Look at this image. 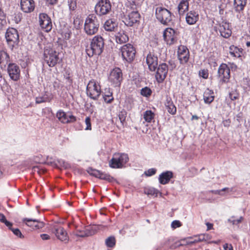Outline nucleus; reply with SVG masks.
Masks as SVG:
<instances>
[{
	"instance_id": "f257e3e1",
	"label": "nucleus",
	"mask_w": 250,
	"mask_h": 250,
	"mask_svg": "<svg viewBox=\"0 0 250 250\" xmlns=\"http://www.w3.org/2000/svg\"><path fill=\"white\" fill-rule=\"evenodd\" d=\"M104 40L100 36H95L92 39L89 46H87L85 49L87 55L91 57L94 55H100L103 51L104 47Z\"/></svg>"
},
{
	"instance_id": "f03ea898",
	"label": "nucleus",
	"mask_w": 250,
	"mask_h": 250,
	"mask_svg": "<svg viewBox=\"0 0 250 250\" xmlns=\"http://www.w3.org/2000/svg\"><path fill=\"white\" fill-rule=\"evenodd\" d=\"M99 26V22L96 16L90 14L85 19L84 31L87 35L91 36L98 32Z\"/></svg>"
},
{
	"instance_id": "7ed1b4c3",
	"label": "nucleus",
	"mask_w": 250,
	"mask_h": 250,
	"mask_svg": "<svg viewBox=\"0 0 250 250\" xmlns=\"http://www.w3.org/2000/svg\"><path fill=\"white\" fill-rule=\"evenodd\" d=\"M86 91L87 95L90 98L97 100L102 93L101 85L95 80L91 79L87 85Z\"/></svg>"
},
{
	"instance_id": "20e7f679",
	"label": "nucleus",
	"mask_w": 250,
	"mask_h": 250,
	"mask_svg": "<svg viewBox=\"0 0 250 250\" xmlns=\"http://www.w3.org/2000/svg\"><path fill=\"white\" fill-rule=\"evenodd\" d=\"M129 161L128 155L125 153H114L109 162V167L113 168H122L125 167Z\"/></svg>"
},
{
	"instance_id": "39448f33",
	"label": "nucleus",
	"mask_w": 250,
	"mask_h": 250,
	"mask_svg": "<svg viewBox=\"0 0 250 250\" xmlns=\"http://www.w3.org/2000/svg\"><path fill=\"white\" fill-rule=\"evenodd\" d=\"M217 77L221 84L227 83L230 78V68L225 63H222L219 66L217 71Z\"/></svg>"
},
{
	"instance_id": "423d86ee",
	"label": "nucleus",
	"mask_w": 250,
	"mask_h": 250,
	"mask_svg": "<svg viewBox=\"0 0 250 250\" xmlns=\"http://www.w3.org/2000/svg\"><path fill=\"white\" fill-rule=\"evenodd\" d=\"M44 60L50 67H54L59 60V53L51 48L44 49L43 53Z\"/></svg>"
},
{
	"instance_id": "0eeeda50",
	"label": "nucleus",
	"mask_w": 250,
	"mask_h": 250,
	"mask_svg": "<svg viewBox=\"0 0 250 250\" xmlns=\"http://www.w3.org/2000/svg\"><path fill=\"white\" fill-rule=\"evenodd\" d=\"M111 10V4L109 0H99L95 6L96 14L103 16L109 14Z\"/></svg>"
},
{
	"instance_id": "6e6552de",
	"label": "nucleus",
	"mask_w": 250,
	"mask_h": 250,
	"mask_svg": "<svg viewBox=\"0 0 250 250\" xmlns=\"http://www.w3.org/2000/svg\"><path fill=\"white\" fill-rule=\"evenodd\" d=\"M155 16L157 19L164 24H167L171 21V13L162 6H159L156 8Z\"/></svg>"
},
{
	"instance_id": "1a4fd4ad",
	"label": "nucleus",
	"mask_w": 250,
	"mask_h": 250,
	"mask_svg": "<svg viewBox=\"0 0 250 250\" xmlns=\"http://www.w3.org/2000/svg\"><path fill=\"white\" fill-rule=\"evenodd\" d=\"M122 56L124 60L131 62L135 58L136 50L134 47L130 43L123 45L121 48Z\"/></svg>"
},
{
	"instance_id": "9d476101",
	"label": "nucleus",
	"mask_w": 250,
	"mask_h": 250,
	"mask_svg": "<svg viewBox=\"0 0 250 250\" xmlns=\"http://www.w3.org/2000/svg\"><path fill=\"white\" fill-rule=\"evenodd\" d=\"M215 30L219 31L220 35L226 39L229 38L232 34V29L230 24L223 21L214 27Z\"/></svg>"
},
{
	"instance_id": "9b49d317",
	"label": "nucleus",
	"mask_w": 250,
	"mask_h": 250,
	"mask_svg": "<svg viewBox=\"0 0 250 250\" xmlns=\"http://www.w3.org/2000/svg\"><path fill=\"white\" fill-rule=\"evenodd\" d=\"M5 38L9 46L12 49L19 42L18 31L14 28H9L5 33Z\"/></svg>"
},
{
	"instance_id": "f8f14e48",
	"label": "nucleus",
	"mask_w": 250,
	"mask_h": 250,
	"mask_svg": "<svg viewBox=\"0 0 250 250\" xmlns=\"http://www.w3.org/2000/svg\"><path fill=\"white\" fill-rule=\"evenodd\" d=\"M178 35L179 32L172 28H167L163 32L164 39L169 45L177 42Z\"/></svg>"
},
{
	"instance_id": "ddd939ff",
	"label": "nucleus",
	"mask_w": 250,
	"mask_h": 250,
	"mask_svg": "<svg viewBox=\"0 0 250 250\" xmlns=\"http://www.w3.org/2000/svg\"><path fill=\"white\" fill-rule=\"evenodd\" d=\"M109 80L115 86H120L123 80L122 70L118 67L114 68L110 72Z\"/></svg>"
},
{
	"instance_id": "4468645a",
	"label": "nucleus",
	"mask_w": 250,
	"mask_h": 250,
	"mask_svg": "<svg viewBox=\"0 0 250 250\" xmlns=\"http://www.w3.org/2000/svg\"><path fill=\"white\" fill-rule=\"evenodd\" d=\"M189 51L187 46L181 45L178 47L177 57L180 64H185L188 63L189 59Z\"/></svg>"
},
{
	"instance_id": "2eb2a0df",
	"label": "nucleus",
	"mask_w": 250,
	"mask_h": 250,
	"mask_svg": "<svg viewBox=\"0 0 250 250\" xmlns=\"http://www.w3.org/2000/svg\"><path fill=\"white\" fill-rule=\"evenodd\" d=\"M40 24L43 30L46 32L50 31L52 28L51 18L45 13H41L39 15Z\"/></svg>"
},
{
	"instance_id": "dca6fc26",
	"label": "nucleus",
	"mask_w": 250,
	"mask_h": 250,
	"mask_svg": "<svg viewBox=\"0 0 250 250\" xmlns=\"http://www.w3.org/2000/svg\"><path fill=\"white\" fill-rule=\"evenodd\" d=\"M155 74V78L158 83H162L167 77L168 72V66L165 63L158 65Z\"/></svg>"
},
{
	"instance_id": "f3484780",
	"label": "nucleus",
	"mask_w": 250,
	"mask_h": 250,
	"mask_svg": "<svg viewBox=\"0 0 250 250\" xmlns=\"http://www.w3.org/2000/svg\"><path fill=\"white\" fill-rule=\"evenodd\" d=\"M7 72L10 78L14 81H18L21 76L19 66L15 63H9L7 66Z\"/></svg>"
},
{
	"instance_id": "a211bd4d",
	"label": "nucleus",
	"mask_w": 250,
	"mask_h": 250,
	"mask_svg": "<svg viewBox=\"0 0 250 250\" xmlns=\"http://www.w3.org/2000/svg\"><path fill=\"white\" fill-rule=\"evenodd\" d=\"M146 62L148 65V69L151 71H155L158 65V58L154 52H149L146 57Z\"/></svg>"
},
{
	"instance_id": "6ab92c4d",
	"label": "nucleus",
	"mask_w": 250,
	"mask_h": 250,
	"mask_svg": "<svg viewBox=\"0 0 250 250\" xmlns=\"http://www.w3.org/2000/svg\"><path fill=\"white\" fill-rule=\"evenodd\" d=\"M126 14L125 23L127 26H132L139 22L141 16L138 11H133V12L127 13Z\"/></svg>"
},
{
	"instance_id": "aec40b11",
	"label": "nucleus",
	"mask_w": 250,
	"mask_h": 250,
	"mask_svg": "<svg viewBox=\"0 0 250 250\" xmlns=\"http://www.w3.org/2000/svg\"><path fill=\"white\" fill-rule=\"evenodd\" d=\"M53 232L60 240L68 242L69 237L67 232L63 227L59 226H54L53 228Z\"/></svg>"
},
{
	"instance_id": "412c9836",
	"label": "nucleus",
	"mask_w": 250,
	"mask_h": 250,
	"mask_svg": "<svg viewBox=\"0 0 250 250\" xmlns=\"http://www.w3.org/2000/svg\"><path fill=\"white\" fill-rule=\"evenodd\" d=\"M22 222L33 229H42L44 226V224L43 222L39 221L36 219L24 218L22 219Z\"/></svg>"
},
{
	"instance_id": "4be33fe9",
	"label": "nucleus",
	"mask_w": 250,
	"mask_h": 250,
	"mask_svg": "<svg viewBox=\"0 0 250 250\" xmlns=\"http://www.w3.org/2000/svg\"><path fill=\"white\" fill-rule=\"evenodd\" d=\"M88 172L92 176L108 182H111L113 179L110 175L96 169H89Z\"/></svg>"
},
{
	"instance_id": "5701e85b",
	"label": "nucleus",
	"mask_w": 250,
	"mask_h": 250,
	"mask_svg": "<svg viewBox=\"0 0 250 250\" xmlns=\"http://www.w3.org/2000/svg\"><path fill=\"white\" fill-rule=\"evenodd\" d=\"M21 10L25 13H30L35 9V2L33 0H21Z\"/></svg>"
},
{
	"instance_id": "b1692460",
	"label": "nucleus",
	"mask_w": 250,
	"mask_h": 250,
	"mask_svg": "<svg viewBox=\"0 0 250 250\" xmlns=\"http://www.w3.org/2000/svg\"><path fill=\"white\" fill-rule=\"evenodd\" d=\"M10 61V57L5 48L0 49V66L5 67Z\"/></svg>"
},
{
	"instance_id": "393cba45",
	"label": "nucleus",
	"mask_w": 250,
	"mask_h": 250,
	"mask_svg": "<svg viewBox=\"0 0 250 250\" xmlns=\"http://www.w3.org/2000/svg\"><path fill=\"white\" fill-rule=\"evenodd\" d=\"M199 18L198 13L194 10H191L187 13L186 21L188 24L193 25L198 21Z\"/></svg>"
},
{
	"instance_id": "a878e982",
	"label": "nucleus",
	"mask_w": 250,
	"mask_h": 250,
	"mask_svg": "<svg viewBox=\"0 0 250 250\" xmlns=\"http://www.w3.org/2000/svg\"><path fill=\"white\" fill-rule=\"evenodd\" d=\"M143 2L137 0H128L125 4L126 7V13L133 12V11H138Z\"/></svg>"
},
{
	"instance_id": "bb28decb",
	"label": "nucleus",
	"mask_w": 250,
	"mask_h": 250,
	"mask_svg": "<svg viewBox=\"0 0 250 250\" xmlns=\"http://www.w3.org/2000/svg\"><path fill=\"white\" fill-rule=\"evenodd\" d=\"M173 177V173L171 171H166L160 174L159 182L161 184L166 185L169 183L171 179Z\"/></svg>"
},
{
	"instance_id": "cd10ccee",
	"label": "nucleus",
	"mask_w": 250,
	"mask_h": 250,
	"mask_svg": "<svg viewBox=\"0 0 250 250\" xmlns=\"http://www.w3.org/2000/svg\"><path fill=\"white\" fill-rule=\"evenodd\" d=\"M189 0H181L177 6L178 14L180 16H183L188 12L189 8Z\"/></svg>"
},
{
	"instance_id": "c85d7f7f",
	"label": "nucleus",
	"mask_w": 250,
	"mask_h": 250,
	"mask_svg": "<svg viewBox=\"0 0 250 250\" xmlns=\"http://www.w3.org/2000/svg\"><path fill=\"white\" fill-rule=\"evenodd\" d=\"M247 0H234L233 6L235 11L241 14L246 6Z\"/></svg>"
},
{
	"instance_id": "c756f323",
	"label": "nucleus",
	"mask_w": 250,
	"mask_h": 250,
	"mask_svg": "<svg viewBox=\"0 0 250 250\" xmlns=\"http://www.w3.org/2000/svg\"><path fill=\"white\" fill-rule=\"evenodd\" d=\"M53 98V96L52 93L48 91H45L42 96H39L36 98V103L41 104L42 103H49Z\"/></svg>"
},
{
	"instance_id": "7c9ffc66",
	"label": "nucleus",
	"mask_w": 250,
	"mask_h": 250,
	"mask_svg": "<svg viewBox=\"0 0 250 250\" xmlns=\"http://www.w3.org/2000/svg\"><path fill=\"white\" fill-rule=\"evenodd\" d=\"M116 41L118 43H124L128 41L129 38L126 33L123 30H120L115 35Z\"/></svg>"
},
{
	"instance_id": "2f4dec72",
	"label": "nucleus",
	"mask_w": 250,
	"mask_h": 250,
	"mask_svg": "<svg viewBox=\"0 0 250 250\" xmlns=\"http://www.w3.org/2000/svg\"><path fill=\"white\" fill-rule=\"evenodd\" d=\"M243 51V49L242 48H239L234 45H231L229 47V54L232 57L241 58Z\"/></svg>"
},
{
	"instance_id": "473e14b6",
	"label": "nucleus",
	"mask_w": 250,
	"mask_h": 250,
	"mask_svg": "<svg viewBox=\"0 0 250 250\" xmlns=\"http://www.w3.org/2000/svg\"><path fill=\"white\" fill-rule=\"evenodd\" d=\"M203 99L206 104H210L211 103L214 99L213 91L207 88L204 93Z\"/></svg>"
},
{
	"instance_id": "72a5a7b5",
	"label": "nucleus",
	"mask_w": 250,
	"mask_h": 250,
	"mask_svg": "<svg viewBox=\"0 0 250 250\" xmlns=\"http://www.w3.org/2000/svg\"><path fill=\"white\" fill-rule=\"evenodd\" d=\"M165 106L167 111L172 115H174L176 113L177 109L173 104V102L170 97H167L165 102Z\"/></svg>"
},
{
	"instance_id": "f704fd0d",
	"label": "nucleus",
	"mask_w": 250,
	"mask_h": 250,
	"mask_svg": "<svg viewBox=\"0 0 250 250\" xmlns=\"http://www.w3.org/2000/svg\"><path fill=\"white\" fill-rule=\"evenodd\" d=\"M103 98L104 102L107 104L111 103L114 100L113 93L110 88H106L103 94Z\"/></svg>"
},
{
	"instance_id": "c9c22d12",
	"label": "nucleus",
	"mask_w": 250,
	"mask_h": 250,
	"mask_svg": "<svg viewBox=\"0 0 250 250\" xmlns=\"http://www.w3.org/2000/svg\"><path fill=\"white\" fill-rule=\"evenodd\" d=\"M117 27V23L113 19L107 20L104 24V28L108 31H113Z\"/></svg>"
},
{
	"instance_id": "e433bc0d",
	"label": "nucleus",
	"mask_w": 250,
	"mask_h": 250,
	"mask_svg": "<svg viewBox=\"0 0 250 250\" xmlns=\"http://www.w3.org/2000/svg\"><path fill=\"white\" fill-rule=\"evenodd\" d=\"M67 116L68 115L62 110H59L56 113V117L63 124H66L68 121Z\"/></svg>"
},
{
	"instance_id": "4c0bfd02",
	"label": "nucleus",
	"mask_w": 250,
	"mask_h": 250,
	"mask_svg": "<svg viewBox=\"0 0 250 250\" xmlns=\"http://www.w3.org/2000/svg\"><path fill=\"white\" fill-rule=\"evenodd\" d=\"M6 15L4 11L0 8V30L2 29L7 24Z\"/></svg>"
},
{
	"instance_id": "58836bf2",
	"label": "nucleus",
	"mask_w": 250,
	"mask_h": 250,
	"mask_svg": "<svg viewBox=\"0 0 250 250\" xmlns=\"http://www.w3.org/2000/svg\"><path fill=\"white\" fill-rule=\"evenodd\" d=\"M154 117V114L151 110H146L144 113V118L147 123H150Z\"/></svg>"
},
{
	"instance_id": "ea45409f",
	"label": "nucleus",
	"mask_w": 250,
	"mask_h": 250,
	"mask_svg": "<svg viewBox=\"0 0 250 250\" xmlns=\"http://www.w3.org/2000/svg\"><path fill=\"white\" fill-rule=\"evenodd\" d=\"M159 191L154 188H145L144 193L148 195L157 196Z\"/></svg>"
},
{
	"instance_id": "a19ab883",
	"label": "nucleus",
	"mask_w": 250,
	"mask_h": 250,
	"mask_svg": "<svg viewBox=\"0 0 250 250\" xmlns=\"http://www.w3.org/2000/svg\"><path fill=\"white\" fill-rule=\"evenodd\" d=\"M105 244L108 247H113L116 244L115 237L114 236H110L108 237L105 240Z\"/></svg>"
},
{
	"instance_id": "79ce46f5",
	"label": "nucleus",
	"mask_w": 250,
	"mask_h": 250,
	"mask_svg": "<svg viewBox=\"0 0 250 250\" xmlns=\"http://www.w3.org/2000/svg\"><path fill=\"white\" fill-rule=\"evenodd\" d=\"M229 98L231 101H234L239 99L240 97L239 93L236 90H232L229 93Z\"/></svg>"
},
{
	"instance_id": "37998d69",
	"label": "nucleus",
	"mask_w": 250,
	"mask_h": 250,
	"mask_svg": "<svg viewBox=\"0 0 250 250\" xmlns=\"http://www.w3.org/2000/svg\"><path fill=\"white\" fill-rule=\"evenodd\" d=\"M141 94L144 96L148 97L151 95L152 91L149 87H145L141 89Z\"/></svg>"
},
{
	"instance_id": "c03bdc74",
	"label": "nucleus",
	"mask_w": 250,
	"mask_h": 250,
	"mask_svg": "<svg viewBox=\"0 0 250 250\" xmlns=\"http://www.w3.org/2000/svg\"><path fill=\"white\" fill-rule=\"evenodd\" d=\"M9 229L13 232V233L16 235L17 236L22 238L24 237L23 235L22 234L20 230L19 229H14L12 228V226H11L10 227H8Z\"/></svg>"
},
{
	"instance_id": "a18cd8bd",
	"label": "nucleus",
	"mask_w": 250,
	"mask_h": 250,
	"mask_svg": "<svg viewBox=\"0 0 250 250\" xmlns=\"http://www.w3.org/2000/svg\"><path fill=\"white\" fill-rule=\"evenodd\" d=\"M0 221L4 223L8 227H10L11 226H12V224L6 220L5 215L2 213H0Z\"/></svg>"
},
{
	"instance_id": "49530a36",
	"label": "nucleus",
	"mask_w": 250,
	"mask_h": 250,
	"mask_svg": "<svg viewBox=\"0 0 250 250\" xmlns=\"http://www.w3.org/2000/svg\"><path fill=\"white\" fill-rule=\"evenodd\" d=\"M199 75L204 79H207L208 77V72L207 69H202L199 71Z\"/></svg>"
},
{
	"instance_id": "de8ad7c7",
	"label": "nucleus",
	"mask_w": 250,
	"mask_h": 250,
	"mask_svg": "<svg viewBox=\"0 0 250 250\" xmlns=\"http://www.w3.org/2000/svg\"><path fill=\"white\" fill-rule=\"evenodd\" d=\"M69 7L70 10H74L77 6L76 2L74 0H68Z\"/></svg>"
},
{
	"instance_id": "09e8293b",
	"label": "nucleus",
	"mask_w": 250,
	"mask_h": 250,
	"mask_svg": "<svg viewBox=\"0 0 250 250\" xmlns=\"http://www.w3.org/2000/svg\"><path fill=\"white\" fill-rule=\"evenodd\" d=\"M156 172V169L155 168H150L148 169L147 171H146L145 174L147 176H151L154 175Z\"/></svg>"
},
{
	"instance_id": "8fccbe9b",
	"label": "nucleus",
	"mask_w": 250,
	"mask_h": 250,
	"mask_svg": "<svg viewBox=\"0 0 250 250\" xmlns=\"http://www.w3.org/2000/svg\"><path fill=\"white\" fill-rule=\"evenodd\" d=\"M85 123L86 125L85 130H91V119L89 117L85 118Z\"/></svg>"
},
{
	"instance_id": "3c124183",
	"label": "nucleus",
	"mask_w": 250,
	"mask_h": 250,
	"mask_svg": "<svg viewBox=\"0 0 250 250\" xmlns=\"http://www.w3.org/2000/svg\"><path fill=\"white\" fill-rule=\"evenodd\" d=\"M181 226V223L178 220H174L171 223V227L173 229L179 228Z\"/></svg>"
},
{
	"instance_id": "603ef678",
	"label": "nucleus",
	"mask_w": 250,
	"mask_h": 250,
	"mask_svg": "<svg viewBox=\"0 0 250 250\" xmlns=\"http://www.w3.org/2000/svg\"><path fill=\"white\" fill-rule=\"evenodd\" d=\"M67 119L68 121L66 124L74 123L76 121V117L72 115H68Z\"/></svg>"
},
{
	"instance_id": "864d4df0",
	"label": "nucleus",
	"mask_w": 250,
	"mask_h": 250,
	"mask_svg": "<svg viewBox=\"0 0 250 250\" xmlns=\"http://www.w3.org/2000/svg\"><path fill=\"white\" fill-rule=\"evenodd\" d=\"M229 67L230 68V70L231 69L232 71H236L237 69L238 66L234 63H233V62H231V63L229 62Z\"/></svg>"
},
{
	"instance_id": "5fc2aeb1",
	"label": "nucleus",
	"mask_w": 250,
	"mask_h": 250,
	"mask_svg": "<svg viewBox=\"0 0 250 250\" xmlns=\"http://www.w3.org/2000/svg\"><path fill=\"white\" fill-rule=\"evenodd\" d=\"M243 219V218L242 217H240L239 219H233L232 220H231V222L233 225H237L238 224H239L241 223Z\"/></svg>"
},
{
	"instance_id": "6e6d98bb",
	"label": "nucleus",
	"mask_w": 250,
	"mask_h": 250,
	"mask_svg": "<svg viewBox=\"0 0 250 250\" xmlns=\"http://www.w3.org/2000/svg\"><path fill=\"white\" fill-rule=\"evenodd\" d=\"M229 189V188H225L223 189H222L221 190H215V191H212V193H214L215 194H219V195H222L223 194L221 193V192L222 191H226L227 190Z\"/></svg>"
},
{
	"instance_id": "4d7b16f0",
	"label": "nucleus",
	"mask_w": 250,
	"mask_h": 250,
	"mask_svg": "<svg viewBox=\"0 0 250 250\" xmlns=\"http://www.w3.org/2000/svg\"><path fill=\"white\" fill-rule=\"evenodd\" d=\"M223 248L225 250H233L231 244L226 243L224 245Z\"/></svg>"
},
{
	"instance_id": "13d9d810",
	"label": "nucleus",
	"mask_w": 250,
	"mask_h": 250,
	"mask_svg": "<svg viewBox=\"0 0 250 250\" xmlns=\"http://www.w3.org/2000/svg\"><path fill=\"white\" fill-rule=\"evenodd\" d=\"M119 118L121 123L123 125L125 120V116L124 114H120L119 115Z\"/></svg>"
},
{
	"instance_id": "bf43d9fd",
	"label": "nucleus",
	"mask_w": 250,
	"mask_h": 250,
	"mask_svg": "<svg viewBox=\"0 0 250 250\" xmlns=\"http://www.w3.org/2000/svg\"><path fill=\"white\" fill-rule=\"evenodd\" d=\"M200 237H203L204 236L201 235V236H200ZM203 239H204V238H199L197 239H195L194 240L189 242V243H195L200 242L201 241H202Z\"/></svg>"
},
{
	"instance_id": "052dcab7",
	"label": "nucleus",
	"mask_w": 250,
	"mask_h": 250,
	"mask_svg": "<svg viewBox=\"0 0 250 250\" xmlns=\"http://www.w3.org/2000/svg\"><path fill=\"white\" fill-rule=\"evenodd\" d=\"M41 237L43 240H46L50 239V236L47 234H41Z\"/></svg>"
},
{
	"instance_id": "680f3d73",
	"label": "nucleus",
	"mask_w": 250,
	"mask_h": 250,
	"mask_svg": "<svg viewBox=\"0 0 250 250\" xmlns=\"http://www.w3.org/2000/svg\"><path fill=\"white\" fill-rule=\"evenodd\" d=\"M230 124V120L229 119L225 120L223 121V125L226 127H228L229 126Z\"/></svg>"
},
{
	"instance_id": "e2e57ef3",
	"label": "nucleus",
	"mask_w": 250,
	"mask_h": 250,
	"mask_svg": "<svg viewBox=\"0 0 250 250\" xmlns=\"http://www.w3.org/2000/svg\"><path fill=\"white\" fill-rule=\"evenodd\" d=\"M206 224L207 227V230L213 229V225L212 224L208 222Z\"/></svg>"
},
{
	"instance_id": "0e129e2a",
	"label": "nucleus",
	"mask_w": 250,
	"mask_h": 250,
	"mask_svg": "<svg viewBox=\"0 0 250 250\" xmlns=\"http://www.w3.org/2000/svg\"><path fill=\"white\" fill-rule=\"evenodd\" d=\"M46 2L48 4L54 5L57 2V0H46Z\"/></svg>"
},
{
	"instance_id": "69168bd1",
	"label": "nucleus",
	"mask_w": 250,
	"mask_h": 250,
	"mask_svg": "<svg viewBox=\"0 0 250 250\" xmlns=\"http://www.w3.org/2000/svg\"><path fill=\"white\" fill-rule=\"evenodd\" d=\"M199 117L197 116V115H192V117H191V120L192 121L194 120H197L199 119Z\"/></svg>"
},
{
	"instance_id": "338daca9",
	"label": "nucleus",
	"mask_w": 250,
	"mask_h": 250,
	"mask_svg": "<svg viewBox=\"0 0 250 250\" xmlns=\"http://www.w3.org/2000/svg\"><path fill=\"white\" fill-rule=\"evenodd\" d=\"M246 45L247 47H250V41L246 42Z\"/></svg>"
},
{
	"instance_id": "774afa93",
	"label": "nucleus",
	"mask_w": 250,
	"mask_h": 250,
	"mask_svg": "<svg viewBox=\"0 0 250 250\" xmlns=\"http://www.w3.org/2000/svg\"><path fill=\"white\" fill-rule=\"evenodd\" d=\"M2 175V172L0 170V177Z\"/></svg>"
}]
</instances>
